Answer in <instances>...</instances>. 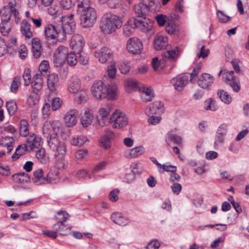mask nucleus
I'll return each mask as SVG.
<instances>
[{
    "instance_id": "1",
    "label": "nucleus",
    "mask_w": 249,
    "mask_h": 249,
    "mask_svg": "<svg viewBox=\"0 0 249 249\" xmlns=\"http://www.w3.org/2000/svg\"><path fill=\"white\" fill-rule=\"evenodd\" d=\"M61 123L58 121L46 122L44 124L42 130L44 136L47 138L48 145L51 149H56L57 146L59 148L61 152H63L65 143L59 141L57 134L60 131Z\"/></svg>"
},
{
    "instance_id": "2",
    "label": "nucleus",
    "mask_w": 249,
    "mask_h": 249,
    "mask_svg": "<svg viewBox=\"0 0 249 249\" xmlns=\"http://www.w3.org/2000/svg\"><path fill=\"white\" fill-rule=\"evenodd\" d=\"M122 25L121 18L115 15L107 13L102 18L100 28L104 34H110Z\"/></svg>"
},
{
    "instance_id": "3",
    "label": "nucleus",
    "mask_w": 249,
    "mask_h": 249,
    "mask_svg": "<svg viewBox=\"0 0 249 249\" xmlns=\"http://www.w3.org/2000/svg\"><path fill=\"white\" fill-rule=\"evenodd\" d=\"M74 15L62 16L60 32L62 33V40H65L67 34H71L75 29V22L73 19Z\"/></svg>"
},
{
    "instance_id": "4",
    "label": "nucleus",
    "mask_w": 249,
    "mask_h": 249,
    "mask_svg": "<svg viewBox=\"0 0 249 249\" xmlns=\"http://www.w3.org/2000/svg\"><path fill=\"white\" fill-rule=\"evenodd\" d=\"M97 19V13L93 8H89L86 10H81L80 23L82 27L88 28L92 27Z\"/></svg>"
},
{
    "instance_id": "5",
    "label": "nucleus",
    "mask_w": 249,
    "mask_h": 249,
    "mask_svg": "<svg viewBox=\"0 0 249 249\" xmlns=\"http://www.w3.org/2000/svg\"><path fill=\"white\" fill-rule=\"evenodd\" d=\"M109 122L113 128H122L128 124V119L125 113L117 110L112 114Z\"/></svg>"
},
{
    "instance_id": "6",
    "label": "nucleus",
    "mask_w": 249,
    "mask_h": 249,
    "mask_svg": "<svg viewBox=\"0 0 249 249\" xmlns=\"http://www.w3.org/2000/svg\"><path fill=\"white\" fill-rule=\"evenodd\" d=\"M134 25L141 31L145 33L153 34V22L149 18L144 17H139L134 20Z\"/></svg>"
},
{
    "instance_id": "7",
    "label": "nucleus",
    "mask_w": 249,
    "mask_h": 249,
    "mask_svg": "<svg viewBox=\"0 0 249 249\" xmlns=\"http://www.w3.org/2000/svg\"><path fill=\"white\" fill-rule=\"evenodd\" d=\"M68 52V48L63 46L57 48L53 56V63L55 67H60L64 64Z\"/></svg>"
},
{
    "instance_id": "8",
    "label": "nucleus",
    "mask_w": 249,
    "mask_h": 249,
    "mask_svg": "<svg viewBox=\"0 0 249 249\" xmlns=\"http://www.w3.org/2000/svg\"><path fill=\"white\" fill-rule=\"evenodd\" d=\"M60 25L48 24L45 28V35L48 39H55L62 40V33L60 32Z\"/></svg>"
},
{
    "instance_id": "9",
    "label": "nucleus",
    "mask_w": 249,
    "mask_h": 249,
    "mask_svg": "<svg viewBox=\"0 0 249 249\" xmlns=\"http://www.w3.org/2000/svg\"><path fill=\"white\" fill-rule=\"evenodd\" d=\"M91 90L93 96L97 99L102 100L107 96L105 93L106 87L102 81L95 82L91 87Z\"/></svg>"
},
{
    "instance_id": "10",
    "label": "nucleus",
    "mask_w": 249,
    "mask_h": 249,
    "mask_svg": "<svg viewBox=\"0 0 249 249\" xmlns=\"http://www.w3.org/2000/svg\"><path fill=\"white\" fill-rule=\"evenodd\" d=\"M59 149V148L58 149V146H57L56 149H52L55 153L54 156L56 158L55 165L59 169H66L68 166V162L67 160L63 158L67 150L65 144H64L63 152H61Z\"/></svg>"
},
{
    "instance_id": "11",
    "label": "nucleus",
    "mask_w": 249,
    "mask_h": 249,
    "mask_svg": "<svg viewBox=\"0 0 249 249\" xmlns=\"http://www.w3.org/2000/svg\"><path fill=\"white\" fill-rule=\"evenodd\" d=\"M112 109V106L110 104H106L101 107L97 115V119L99 124L103 125L105 122L108 120V117Z\"/></svg>"
},
{
    "instance_id": "12",
    "label": "nucleus",
    "mask_w": 249,
    "mask_h": 249,
    "mask_svg": "<svg viewBox=\"0 0 249 249\" xmlns=\"http://www.w3.org/2000/svg\"><path fill=\"white\" fill-rule=\"evenodd\" d=\"M143 49L142 41L138 38L132 37L127 42V49L128 51L133 54L140 53Z\"/></svg>"
},
{
    "instance_id": "13",
    "label": "nucleus",
    "mask_w": 249,
    "mask_h": 249,
    "mask_svg": "<svg viewBox=\"0 0 249 249\" xmlns=\"http://www.w3.org/2000/svg\"><path fill=\"white\" fill-rule=\"evenodd\" d=\"M79 115V111L75 109H71L68 111L64 117V121L68 127H72L75 125L78 121Z\"/></svg>"
},
{
    "instance_id": "14",
    "label": "nucleus",
    "mask_w": 249,
    "mask_h": 249,
    "mask_svg": "<svg viewBox=\"0 0 249 249\" xmlns=\"http://www.w3.org/2000/svg\"><path fill=\"white\" fill-rule=\"evenodd\" d=\"M70 45L74 53L78 54L80 53L84 45L83 37L79 34L73 35L71 38Z\"/></svg>"
},
{
    "instance_id": "15",
    "label": "nucleus",
    "mask_w": 249,
    "mask_h": 249,
    "mask_svg": "<svg viewBox=\"0 0 249 249\" xmlns=\"http://www.w3.org/2000/svg\"><path fill=\"white\" fill-rule=\"evenodd\" d=\"M26 137L24 147L26 151L34 150L40 146L41 142V138L40 137H36L33 133L29 135Z\"/></svg>"
},
{
    "instance_id": "16",
    "label": "nucleus",
    "mask_w": 249,
    "mask_h": 249,
    "mask_svg": "<svg viewBox=\"0 0 249 249\" xmlns=\"http://www.w3.org/2000/svg\"><path fill=\"white\" fill-rule=\"evenodd\" d=\"M214 79L213 76L207 73H204L201 74L197 82L200 87L203 89H207L211 86Z\"/></svg>"
},
{
    "instance_id": "17",
    "label": "nucleus",
    "mask_w": 249,
    "mask_h": 249,
    "mask_svg": "<svg viewBox=\"0 0 249 249\" xmlns=\"http://www.w3.org/2000/svg\"><path fill=\"white\" fill-rule=\"evenodd\" d=\"M188 78L187 75L178 76L173 78L171 80V84L174 86L177 90L181 91L186 85Z\"/></svg>"
},
{
    "instance_id": "18",
    "label": "nucleus",
    "mask_w": 249,
    "mask_h": 249,
    "mask_svg": "<svg viewBox=\"0 0 249 249\" xmlns=\"http://www.w3.org/2000/svg\"><path fill=\"white\" fill-rule=\"evenodd\" d=\"M163 105L160 101H155L145 109V113L148 116L160 114L163 112Z\"/></svg>"
},
{
    "instance_id": "19",
    "label": "nucleus",
    "mask_w": 249,
    "mask_h": 249,
    "mask_svg": "<svg viewBox=\"0 0 249 249\" xmlns=\"http://www.w3.org/2000/svg\"><path fill=\"white\" fill-rule=\"evenodd\" d=\"M112 51L108 48L104 47L98 52L95 53V56L101 63H106L112 55Z\"/></svg>"
},
{
    "instance_id": "20",
    "label": "nucleus",
    "mask_w": 249,
    "mask_h": 249,
    "mask_svg": "<svg viewBox=\"0 0 249 249\" xmlns=\"http://www.w3.org/2000/svg\"><path fill=\"white\" fill-rule=\"evenodd\" d=\"M43 81L41 73H36L33 77V81L32 83V91L38 94L42 88Z\"/></svg>"
},
{
    "instance_id": "21",
    "label": "nucleus",
    "mask_w": 249,
    "mask_h": 249,
    "mask_svg": "<svg viewBox=\"0 0 249 249\" xmlns=\"http://www.w3.org/2000/svg\"><path fill=\"white\" fill-rule=\"evenodd\" d=\"M168 37L163 36H158L154 38L153 41L154 48L157 51H160L166 48L168 45Z\"/></svg>"
},
{
    "instance_id": "22",
    "label": "nucleus",
    "mask_w": 249,
    "mask_h": 249,
    "mask_svg": "<svg viewBox=\"0 0 249 249\" xmlns=\"http://www.w3.org/2000/svg\"><path fill=\"white\" fill-rule=\"evenodd\" d=\"M59 78L55 73H52L48 75L47 80V85L51 94L56 93V88L58 86Z\"/></svg>"
},
{
    "instance_id": "23",
    "label": "nucleus",
    "mask_w": 249,
    "mask_h": 249,
    "mask_svg": "<svg viewBox=\"0 0 249 249\" xmlns=\"http://www.w3.org/2000/svg\"><path fill=\"white\" fill-rule=\"evenodd\" d=\"M32 51L34 57L38 58L41 55L42 48L40 39L35 37L32 41Z\"/></svg>"
},
{
    "instance_id": "24",
    "label": "nucleus",
    "mask_w": 249,
    "mask_h": 249,
    "mask_svg": "<svg viewBox=\"0 0 249 249\" xmlns=\"http://www.w3.org/2000/svg\"><path fill=\"white\" fill-rule=\"evenodd\" d=\"M60 177L58 170L54 167L51 168L46 177L45 184L55 183L59 181Z\"/></svg>"
},
{
    "instance_id": "25",
    "label": "nucleus",
    "mask_w": 249,
    "mask_h": 249,
    "mask_svg": "<svg viewBox=\"0 0 249 249\" xmlns=\"http://www.w3.org/2000/svg\"><path fill=\"white\" fill-rule=\"evenodd\" d=\"M117 87L114 83H112L108 85L107 88H106L105 93L107 94L106 98L108 100H113L116 99L117 96Z\"/></svg>"
},
{
    "instance_id": "26",
    "label": "nucleus",
    "mask_w": 249,
    "mask_h": 249,
    "mask_svg": "<svg viewBox=\"0 0 249 249\" xmlns=\"http://www.w3.org/2000/svg\"><path fill=\"white\" fill-rule=\"evenodd\" d=\"M93 118L92 110L89 108L86 109L81 116V122L82 124L84 127L88 126L92 122Z\"/></svg>"
},
{
    "instance_id": "27",
    "label": "nucleus",
    "mask_w": 249,
    "mask_h": 249,
    "mask_svg": "<svg viewBox=\"0 0 249 249\" xmlns=\"http://www.w3.org/2000/svg\"><path fill=\"white\" fill-rule=\"evenodd\" d=\"M139 91L141 92V97L142 101L149 102L154 97L153 91L150 88L142 87L140 88Z\"/></svg>"
},
{
    "instance_id": "28",
    "label": "nucleus",
    "mask_w": 249,
    "mask_h": 249,
    "mask_svg": "<svg viewBox=\"0 0 249 249\" xmlns=\"http://www.w3.org/2000/svg\"><path fill=\"white\" fill-rule=\"evenodd\" d=\"M15 139L12 137L5 136L0 139V145L6 147L7 153H9L13 149Z\"/></svg>"
},
{
    "instance_id": "29",
    "label": "nucleus",
    "mask_w": 249,
    "mask_h": 249,
    "mask_svg": "<svg viewBox=\"0 0 249 249\" xmlns=\"http://www.w3.org/2000/svg\"><path fill=\"white\" fill-rule=\"evenodd\" d=\"M111 220L116 224L121 226H125L128 223V220L122 213H114L111 215Z\"/></svg>"
},
{
    "instance_id": "30",
    "label": "nucleus",
    "mask_w": 249,
    "mask_h": 249,
    "mask_svg": "<svg viewBox=\"0 0 249 249\" xmlns=\"http://www.w3.org/2000/svg\"><path fill=\"white\" fill-rule=\"evenodd\" d=\"M80 88V80L76 77H72L70 80L68 89L70 92L75 93L79 91Z\"/></svg>"
},
{
    "instance_id": "31",
    "label": "nucleus",
    "mask_w": 249,
    "mask_h": 249,
    "mask_svg": "<svg viewBox=\"0 0 249 249\" xmlns=\"http://www.w3.org/2000/svg\"><path fill=\"white\" fill-rule=\"evenodd\" d=\"M43 171L41 169H38L34 172L33 181L36 185L45 184L46 177H43Z\"/></svg>"
},
{
    "instance_id": "32",
    "label": "nucleus",
    "mask_w": 249,
    "mask_h": 249,
    "mask_svg": "<svg viewBox=\"0 0 249 249\" xmlns=\"http://www.w3.org/2000/svg\"><path fill=\"white\" fill-rule=\"evenodd\" d=\"M134 10L138 18L144 17L143 16L145 15L148 12L147 4L141 2L134 5Z\"/></svg>"
},
{
    "instance_id": "33",
    "label": "nucleus",
    "mask_w": 249,
    "mask_h": 249,
    "mask_svg": "<svg viewBox=\"0 0 249 249\" xmlns=\"http://www.w3.org/2000/svg\"><path fill=\"white\" fill-rule=\"evenodd\" d=\"M181 52V49L179 47H176L172 50L166 51L163 54V56L168 59L175 60L179 56Z\"/></svg>"
},
{
    "instance_id": "34",
    "label": "nucleus",
    "mask_w": 249,
    "mask_h": 249,
    "mask_svg": "<svg viewBox=\"0 0 249 249\" xmlns=\"http://www.w3.org/2000/svg\"><path fill=\"white\" fill-rule=\"evenodd\" d=\"M53 94H49L48 101L50 103V107L52 110L54 111L58 109L61 106V102L60 99L58 97H53Z\"/></svg>"
},
{
    "instance_id": "35",
    "label": "nucleus",
    "mask_w": 249,
    "mask_h": 249,
    "mask_svg": "<svg viewBox=\"0 0 249 249\" xmlns=\"http://www.w3.org/2000/svg\"><path fill=\"white\" fill-rule=\"evenodd\" d=\"M20 30L22 35L27 38H31L33 36L31 25L25 20H23L21 23Z\"/></svg>"
},
{
    "instance_id": "36",
    "label": "nucleus",
    "mask_w": 249,
    "mask_h": 249,
    "mask_svg": "<svg viewBox=\"0 0 249 249\" xmlns=\"http://www.w3.org/2000/svg\"><path fill=\"white\" fill-rule=\"evenodd\" d=\"M10 19V16L9 15H8V17L6 18H4V15H2L1 23V32L4 36L7 35L12 27L11 24L9 23Z\"/></svg>"
},
{
    "instance_id": "37",
    "label": "nucleus",
    "mask_w": 249,
    "mask_h": 249,
    "mask_svg": "<svg viewBox=\"0 0 249 249\" xmlns=\"http://www.w3.org/2000/svg\"><path fill=\"white\" fill-rule=\"evenodd\" d=\"M13 179L17 183H27L30 181V178L27 173L21 172L15 174L12 176Z\"/></svg>"
},
{
    "instance_id": "38",
    "label": "nucleus",
    "mask_w": 249,
    "mask_h": 249,
    "mask_svg": "<svg viewBox=\"0 0 249 249\" xmlns=\"http://www.w3.org/2000/svg\"><path fill=\"white\" fill-rule=\"evenodd\" d=\"M29 125L27 121L25 119H22L19 123V134L21 136L27 137L29 135Z\"/></svg>"
},
{
    "instance_id": "39",
    "label": "nucleus",
    "mask_w": 249,
    "mask_h": 249,
    "mask_svg": "<svg viewBox=\"0 0 249 249\" xmlns=\"http://www.w3.org/2000/svg\"><path fill=\"white\" fill-rule=\"evenodd\" d=\"M197 47L199 52L197 53V56L198 58H205L207 57L210 53V51L208 49L205 48V46L204 42L201 41L199 42L197 45Z\"/></svg>"
},
{
    "instance_id": "40",
    "label": "nucleus",
    "mask_w": 249,
    "mask_h": 249,
    "mask_svg": "<svg viewBox=\"0 0 249 249\" xmlns=\"http://www.w3.org/2000/svg\"><path fill=\"white\" fill-rule=\"evenodd\" d=\"M70 217V215L65 211L58 212L56 216H55V218L57 222L54 224V226H58L61 223H64L65 222L69 219Z\"/></svg>"
},
{
    "instance_id": "41",
    "label": "nucleus",
    "mask_w": 249,
    "mask_h": 249,
    "mask_svg": "<svg viewBox=\"0 0 249 249\" xmlns=\"http://www.w3.org/2000/svg\"><path fill=\"white\" fill-rule=\"evenodd\" d=\"M36 158L43 164H46L49 161V157L44 148H40L36 151Z\"/></svg>"
},
{
    "instance_id": "42",
    "label": "nucleus",
    "mask_w": 249,
    "mask_h": 249,
    "mask_svg": "<svg viewBox=\"0 0 249 249\" xmlns=\"http://www.w3.org/2000/svg\"><path fill=\"white\" fill-rule=\"evenodd\" d=\"M53 228L54 230H56L57 232L62 236L68 234L71 229V227H68L64 223H61V224H59L58 226H54V224Z\"/></svg>"
},
{
    "instance_id": "43",
    "label": "nucleus",
    "mask_w": 249,
    "mask_h": 249,
    "mask_svg": "<svg viewBox=\"0 0 249 249\" xmlns=\"http://www.w3.org/2000/svg\"><path fill=\"white\" fill-rule=\"evenodd\" d=\"M217 95L221 101L226 104H230L232 101L231 96L224 90L219 89L217 91Z\"/></svg>"
},
{
    "instance_id": "44",
    "label": "nucleus",
    "mask_w": 249,
    "mask_h": 249,
    "mask_svg": "<svg viewBox=\"0 0 249 249\" xmlns=\"http://www.w3.org/2000/svg\"><path fill=\"white\" fill-rule=\"evenodd\" d=\"M147 7L148 11L156 13L160 11V3L158 0H149Z\"/></svg>"
},
{
    "instance_id": "45",
    "label": "nucleus",
    "mask_w": 249,
    "mask_h": 249,
    "mask_svg": "<svg viewBox=\"0 0 249 249\" xmlns=\"http://www.w3.org/2000/svg\"><path fill=\"white\" fill-rule=\"evenodd\" d=\"M88 141L87 138L82 135H77L73 137L71 139V144L74 146H80Z\"/></svg>"
},
{
    "instance_id": "46",
    "label": "nucleus",
    "mask_w": 249,
    "mask_h": 249,
    "mask_svg": "<svg viewBox=\"0 0 249 249\" xmlns=\"http://www.w3.org/2000/svg\"><path fill=\"white\" fill-rule=\"evenodd\" d=\"M141 87L138 85L137 81L133 80H128L126 83V90L127 92H131L133 91L139 90Z\"/></svg>"
},
{
    "instance_id": "47",
    "label": "nucleus",
    "mask_w": 249,
    "mask_h": 249,
    "mask_svg": "<svg viewBox=\"0 0 249 249\" xmlns=\"http://www.w3.org/2000/svg\"><path fill=\"white\" fill-rule=\"evenodd\" d=\"M6 106L9 114L10 116L14 115L18 108L16 102L14 100L8 101L6 103Z\"/></svg>"
},
{
    "instance_id": "48",
    "label": "nucleus",
    "mask_w": 249,
    "mask_h": 249,
    "mask_svg": "<svg viewBox=\"0 0 249 249\" xmlns=\"http://www.w3.org/2000/svg\"><path fill=\"white\" fill-rule=\"evenodd\" d=\"M167 135V139L166 140L167 142H168V141H170L178 145L181 144L182 138L179 136L173 134L171 131L168 132Z\"/></svg>"
},
{
    "instance_id": "49",
    "label": "nucleus",
    "mask_w": 249,
    "mask_h": 249,
    "mask_svg": "<svg viewBox=\"0 0 249 249\" xmlns=\"http://www.w3.org/2000/svg\"><path fill=\"white\" fill-rule=\"evenodd\" d=\"M202 66L201 63H199L196 65L195 67L194 68L192 72L190 74V82L192 83H195L196 81V77L197 76L199 73Z\"/></svg>"
},
{
    "instance_id": "50",
    "label": "nucleus",
    "mask_w": 249,
    "mask_h": 249,
    "mask_svg": "<svg viewBox=\"0 0 249 249\" xmlns=\"http://www.w3.org/2000/svg\"><path fill=\"white\" fill-rule=\"evenodd\" d=\"M66 61L68 65L73 66L77 63V56L73 53H68L67 55Z\"/></svg>"
},
{
    "instance_id": "51",
    "label": "nucleus",
    "mask_w": 249,
    "mask_h": 249,
    "mask_svg": "<svg viewBox=\"0 0 249 249\" xmlns=\"http://www.w3.org/2000/svg\"><path fill=\"white\" fill-rule=\"evenodd\" d=\"M135 27L134 25V20H130L127 22V23L125 24L123 28L124 34L127 36H129L132 33L133 29Z\"/></svg>"
},
{
    "instance_id": "52",
    "label": "nucleus",
    "mask_w": 249,
    "mask_h": 249,
    "mask_svg": "<svg viewBox=\"0 0 249 249\" xmlns=\"http://www.w3.org/2000/svg\"><path fill=\"white\" fill-rule=\"evenodd\" d=\"M144 152V148L142 146H139L130 150V155L132 158H137L142 155Z\"/></svg>"
},
{
    "instance_id": "53",
    "label": "nucleus",
    "mask_w": 249,
    "mask_h": 249,
    "mask_svg": "<svg viewBox=\"0 0 249 249\" xmlns=\"http://www.w3.org/2000/svg\"><path fill=\"white\" fill-rule=\"evenodd\" d=\"M76 93V98L78 103L79 104L85 103L88 96L87 91L85 90H81Z\"/></svg>"
},
{
    "instance_id": "54",
    "label": "nucleus",
    "mask_w": 249,
    "mask_h": 249,
    "mask_svg": "<svg viewBox=\"0 0 249 249\" xmlns=\"http://www.w3.org/2000/svg\"><path fill=\"white\" fill-rule=\"evenodd\" d=\"M116 72V63L114 61H111L107 67V74L111 78L115 77Z\"/></svg>"
},
{
    "instance_id": "55",
    "label": "nucleus",
    "mask_w": 249,
    "mask_h": 249,
    "mask_svg": "<svg viewBox=\"0 0 249 249\" xmlns=\"http://www.w3.org/2000/svg\"><path fill=\"white\" fill-rule=\"evenodd\" d=\"M205 109L207 110H215L216 109L215 101L212 98H209L206 100L205 102Z\"/></svg>"
},
{
    "instance_id": "56",
    "label": "nucleus",
    "mask_w": 249,
    "mask_h": 249,
    "mask_svg": "<svg viewBox=\"0 0 249 249\" xmlns=\"http://www.w3.org/2000/svg\"><path fill=\"white\" fill-rule=\"evenodd\" d=\"M228 84L230 85L234 92H238L239 91L241 87L239 78L234 79L233 81L228 83Z\"/></svg>"
},
{
    "instance_id": "57",
    "label": "nucleus",
    "mask_w": 249,
    "mask_h": 249,
    "mask_svg": "<svg viewBox=\"0 0 249 249\" xmlns=\"http://www.w3.org/2000/svg\"><path fill=\"white\" fill-rule=\"evenodd\" d=\"M88 150L86 149H81L76 151L75 157L78 160H83L88 155Z\"/></svg>"
},
{
    "instance_id": "58",
    "label": "nucleus",
    "mask_w": 249,
    "mask_h": 249,
    "mask_svg": "<svg viewBox=\"0 0 249 249\" xmlns=\"http://www.w3.org/2000/svg\"><path fill=\"white\" fill-rule=\"evenodd\" d=\"M217 16L219 22L222 23H226L231 19L230 17L225 15L224 12L221 10L217 11Z\"/></svg>"
},
{
    "instance_id": "59",
    "label": "nucleus",
    "mask_w": 249,
    "mask_h": 249,
    "mask_svg": "<svg viewBox=\"0 0 249 249\" xmlns=\"http://www.w3.org/2000/svg\"><path fill=\"white\" fill-rule=\"evenodd\" d=\"M48 12L50 15L57 17L60 15L61 11L58 6H50L48 9Z\"/></svg>"
},
{
    "instance_id": "60",
    "label": "nucleus",
    "mask_w": 249,
    "mask_h": 249,
    "mask_svg": "<svg viewBox=\"0 0 249 249\" xmlns=\"http://www.w3.org/2000/svg\"><path fill=\"white\" fill-rule=\"evenodd\" d=\"M20 77L16 76L13 80L11 85V90L12 92L16 93L18 90V86L20 85Z\"/></svg>"
},
{
    "instance_id": "61",
    "label": "nucleus",
    "mask_w": 249,
    "mask_h": 249,
    "mask_svg": "<svg viewBox=\"0 0 249 249\" xmlns=\"http://www.w3.org/2000/svg\"><path fill=\"white\" fill-rule=\"evenodd\" d=\"M74 0H61L60 5L65 9H71L74 4Z\"/></svg>"
},
{
    "instance_id": "62",
    "label": "nucleus",
    "mask_w": 249,
    "mask_h": 249,
    "mask_svg": "<svg viewBox=\"0 0 249 249\" xmlns=\"http://www.w3.org/2000/svg\"><path fill=\"white\" fill-rule=\"evenodd\" d=\"M90 0H78V7L81 10H86L89 8H92L90 5Z\"/></svg>"
},
{
    "instance_id": "63",
    "label": "nucleus",
    "mask_w": 249,
    "mask_h": 249,
    "mask_svg": "<svg viewBox=\"0 0 249 249\" xmlns=\"http://www.w3.org/2000/svg\"><path fill=\"white\" fill-rule=\"evenodd\" d=\"M130 67L128 63L122 62L119 65V70L123 74H126L130 71Z\"/></svg>"
},
{
    "instance_id": "64",
    "label": "nucleus",
    "mask_w": 249,
    "mask_h": 249,
    "mask_svg": "<svg viewBox=\"0 0 249 249\" xmlns=\"http://www.w3.org/2000/svg\"><path fill=\"white\" fill-rule=\"evenodd\" d=\"M160 246V244L157 240L154 239L152 240L147 245V249H158Z\"/></svg>"
}]
</instances>
